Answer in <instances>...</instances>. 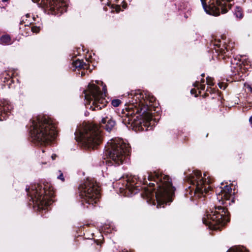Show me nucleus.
<instances>
[{
	"mask_svg": "<svg viewBox=\"0 0 252 252\" xmlns=\"http://www.w3.org/2000/svg\"><path fill=\"white\" fill-rule=\"evenodd\" d=\"M60 174L58 176V179L62 180L63 182L64 181V179L63 176V174L61 172V171H59Z\"/></svg>",
	"mask_w": 252,
	"mask_h": 252,
	"instance_id": "obj_29",
	"label": "nucleus"
},
{
	"mask_svg": "<svg viewBox=\"0 0 252 252\" xmlns=\"http://www.w3.org/2000/svg\"><path fill=\"white\" fill-rule=\"evenodd\" d=\"M31 17L30 14H27L25 16L22 17V20L20 21V25H23V24H27L28 22H31L30 20H28V18Z\"/></svg>",
	"mask_w": 252,
	"mask_h": 252,
	"instance_id": "obj_23",
	"label": "nucleus"
},
{
	"mask_svg": "<svg viewBox=\"0 0 252 252\" xmlns=\"http://www.w3.org/2000/svg\"><path fill=\"white\" fill-rule=\"evenodd\" d=\"M125 121H126V119H125ZM123 122L124 123H126V122H124V120H123Z\"/></svg>",
	"mask_w": 252,
	"mask_h": 252,
	"instance_id": "obj_44",
	"label": "nucleus"
},
{
	"mask_svg": "<svg viewBox=\"0 0 252 252\" xmlns=\"http://www.w3.org/2000/svg\"><path fill=\"white\" fill-rule=\"evenodd\" d=\"M101 0V1H102L103 0Z\"/></svg>",
	"mask_w": 252,
	"mask_h": 252,
	"instance_id": "obj_45",
	"label": "nucleus"
},
{
	"mask_svg": "<svg viewBox=\"0 0 252 252\" xmlns=\"http://www.w3.org/2000/svg\"><path fill=\"white\" fill-rule=\"evenodd\" d=\"M234 15L238 19H241L243 17L242 9L240 7H236L234 11Z\"/></svg>",
	"mask_w": 252,
	"mask_h": 252,
	"instance_id": "obj_22",
	"label": "nucleus"
},
{
	"mask_svg": "<svg viewBox=\"0 0 252 252\" xmlns=\"http://www.w3.org/2000/svg\"><path fill=\"white\" fill-rule=\"evenodd\" d=\"M31 199L36 205L39 210H45L54 201V190L53 186L48 183L42 185H34L31 190L27 189Z\"/></svg>",
	"mask_w": 252,
	"mask_h": 252,
	"instance_id": "obj_5",
	"label": "nucleus"
},
{
	"mask_svg": "<svg viewBox=\"0 0 252 252\" xmlns=\"http://www.w3.org/2000/svg\"><path fill=\"white\" fill-rule=\"evenodd\" d=\"M79 140L88 148L94 149L99 145L102 141V135L98 126L87 125L83 131L80 133Z\"/></svg>",
	"mask_w": 252,
	"mask_h": 252,
	"instance_id": "obj_9",
	"label": "nucleus"
},
{
	"mask_svg": "<svg viewBox=\"0 0 252 252\" xmlns=\"http://www.w3.org/2000/svg\"><path fill=\"white\" fill-rule=\"evenodd\" d=\"M8 0H2V1L3 2H6V1H8Z\"/></svg>",
	"mask_w": 252,
	"mask_h": 252,
	"instance_id": "obj_42",
	"label": "nucleus"
},
{
	"mask_svg": "<svg viewBox=\"0 0 252 252\" xmlns=\"http://www.w3.org/2000/svg\"><path fill=\"white\" fill-rule=\"evenodd\" d=\"M72 65L75 68L79 69H87L88 68V64L84 63L80 60H76L72 62Z\"/></svg>",
	"mask_w": 252,
	"mask_h": 252,
	"instance_id": "obj_19",
	"label": "nucleus"
},
{
	"mask_svg": "<svg viewBox=\"0 0 252 252\" xmlns=\"http://www.w3.org/2000/svg\"><path fill=\"white\" fill-rule=\"evenodd\" d=\"M109 0V1L107 2V4H108V5H109V4H110V0ZM117 0H114V1H115V2H117Z\"/></svg>",
	"mask_w": 252,
	"mask_h": 252,
	"instance_id": "obj_36",
	"label": "nucleus"
},
{
	"mask_svg": "<svg viewBox=\"0 0 252 252\" xmlns=\"http://www.w3.org/2000/svg\"><path fill=\"white\" fill-rule=\"evenodd\" d=\"M207 175L204 174V177L202 176L200 171H194L189 177V182L192 186V189L189 187L188 191L190 194V198L192 197V193L194 196L199 198L202 196H204L209 191H212V188L211 183L212 180L209 177L206 178Z\"/></svg>",
	"mask_w": 252,
	"mask_h": 252,
	"instance_id": "obj_6",
	"label": "nucleus"
},
{
	"mask_svg": "<svg viewBox=\"0 0 252 252\" xmlns=\"http://www.w3.org/2000/svg\"><path fill=\"white\" fill-rule=\"evenodd\" d=\"M40 30V26H33L31 27V32L33 33H38Z\"/></svg>",
	"mask_w": 252,
	"mask_h": 252,
	"instance_id": "obj_24",
	"label": "nucleus"
},
{
	"mask_svg": "<svg viewBox=\"0 0 252 252\" xmlns=\"http://www.w3.org/2000/svg\"><path fill=\"white\" fill-rule=\"evenodd\" d=\"M12 109L11 105L7 100L0 101V121H3L10 115Z\"/></svg>",
	"mask_w": 252,
	"mask_h": 252,
	"instance_id": "obj_14",
	"label": "nucleus"
},
{
	"mask_svg": "<svg viewBox=\"0 0 252 252\" xmlns=\"http://www.w3.org/2000/svg\"><path fill=\"white\" fill-rule=\"evenodd\" d=\"M229 221V213L227 209L221 206L216 207L215 210L210 212H207L202 218L203 223L213 229L218 228L216 226L217 224L223 225Z\"/></svg>",
	"mask_w": 252,
	"mask_h": 252,
	"instance_id": "obj_10",
	"label": "nucleus"
},
{
	"mask_svg": "<svg viewBox=\"0 0 252 252\" xmlns=\"http://www.w3.org/2000/svg\"><path fill=\"white\" fill-rule=\"evenodd\" d=\"M30 133L32 140L40 145L49 143L57 134L56 126L48 116H38L31 121Z\"/></svg>",
	"mask_w": 252,
	"mask_h": 252,
	"instance_id": "obj_3",
	"label": "nucleus"
},
{
	"mask_svg": "<svg viewBox=\"0 0 252 252\" xmlns=\"http://www.w3.org/2000/svg\"><path fill=\"white\" fill-rule=\"evenodd\" d=\"M108 112L107 114L105 113L104 116H102L100 125L107 131L110 132L114 128L116 123L112 119L111 115H110V111H108Z\"/></svg>",
	"mask_w": 252,
	"mask_h": 252,
	"instance_id": "obj_13",
	"label": "nucleus"
},
{
	"mask_svg": "<svg viewBox=\"0 0 252 252\" xmlns=\"http://www.w3.org/2000/svg\"><path fill=\"white\" fill-rule=\"evenodd\" d=\"M35 19H36V18L34 16H33V17H32L33 21H35Z\"/></svg>",
	"mask_w": 252,
	"mask_h": 252,
	"instance_id": "obj_40",
	"label": "nucleus"
},
{
	"mask_svg": "<svg viewBox=\"0 0 252 252\" xmlns=\"http://www.w3.org/2000/svg\"><path fill=\"white\" fill-rule=\"evenodd\" d=\"M205 11L214 16L226 13L231 8L233 0H201Z\"/></svg>",
	"mask_w": 252,
	"mask_h": 252,
	"instance_id": "obj_11",
	"label": "nucleus"
},
{
	"mask_svg": "<svg viewBox=\"0 0 252 252\" xmlns=\"http://www.w3.org/2000/svg\"><path fill=\"white\" fill-rule=\"evenodd\" d=\"M220 191L217 193V199L219 201L223 200H229L231 196L232 189L229 186H225L223 188H220Z\"/></svg>",
	"mask_w": 252,
	"mask_h": 252,
	"instance_id": "obj_16",
	"label": "nucleus"
},
{
	"mask_svg": "<svg viewBox=\"0 0 252 252\" xmlns=\"http://www.w3.org/2000/svg\"><path fill=\"white\" fill-rule=\"evenodd\" d=\"M251 85L252 86V84H251Z\"/></svg>",
	"mask_w": 252,
	"mask_h": 252,
	"instance_id": "obj_46",
	"label": "nucleus"
},
{
	"mask_svg": "<svg viewBox=\"0 0 252 252\" xmlns=\"http://www.w3.org/2000/svg\"><path fill=\"white\" fill-rule=\"evenodd\" d=\"M145 179H144V181H143L144 184H146L145 182H146V181H145Z\"/></svg>",
	"mask_w": 252,
	"mask_h": 252,
	"instance_id": "obj_43",
	"label": "nucleus"
},
{
	"mask_svg": "<svg viewBox=\"0 0 252 252\" xmlns=\"http://www.w3.org/2000/svg\"><path fill=\"white\" fill-rule=\"evenodd\" d=\"M148 178L149 181H154L156 183L158 189L155 192V189L151 188L155 186V184L150 183L149 187L144 188V192L142 195L147 198V201H154L155 197L157 208L161 207V205L164 207V204L171 201V197L174 193L175 188L172 186L171 179L168 176L158 172L149 174Z\"/></svg>",
	"mask_w": 252,
	"mask_h": 252,
	"instance_id": "obj_2",
	"label": "nucleus"
},
{
	"mask_svg": "<svg viewBox=\"0 0 252 252\" xmlns=\"http://www.w3.org/2000/svg\"><path fill=\"white\" fill-rule=\"evenodd\" d=\"M213 81H214V79L213 78H212V77L208 76L206 78L207 84L208 86H214V83L213 82Z\"/></svg>",
	"mask_w": 252,
	"mask_h": 252,
	"instance_id": "obj_25",
	"label": "nucleus"
},
{
	"mask_svg": "<svg viewBox=\"0 0 252 252\" xmlns=\"http://www.w3.org/2000/svg\"><path fill=\"white\" fill-rule=\"evenodd\" d=\"M205 82V80L203 78H202L199 82L200 84H204V83Z\"/></svg>",
	"mask_w": 252,
	"mask_h": 252,
	"instance_id": "obj_35",
	"label": "nucleus"
},
{
	"mask_svg": "<svg viewBox=\"0 0 252 252\" xmlns=\"http://www.w3.org/2000/svg\"><path fill=\"white\" fill-rule=\"evenodd\" d=\"M87 108L93 111L99 110L106 106L107 101L100 88L94 84H89L87 90L84 91Z\"/></svg>",
	"mask_w": 252,
	"mask_h": 252,
	"instance_id": "obj_8",
	"label": "nucleus"
},
{
	"mask_svg": "<svg viewBox=\"0 0 252 252\" xmlns=\"http://www.w3.org/2000/svg\"><path fill=\"white\" fill-rule=\"evenodd\" d=\"M124 184H125V189H128L131 193H135L137 192V190H139L138 189V186H137V184H138L137 179L135 176L127 178Z\"/></svg>",
	"mask_w": 252,
	"mask_h": 252,
	"instance_id": "obj_15",
	"label": "nucleus"
},
{
	"mask_svg": "<svg viewBox=\"0 0 252 252\" xmlns=\"http://www.w3.org/2000/svg\"><path fill=\"white\" fill-rule=\"evenodd\" d=\"M101 242H98V241H95L94 242V245L96 246V250L97 251H100V247H101Z\"/></svg>",
	"mask_w": 252,
	"mask_h": 252,
	"instance_id": "obj_27",
	"label": "nucleus"
},
{
	"mask_svg": "<svg viewBox=\"0 0 252 252\" xmlns=\"http://www.w3.org/2000/svg\"><path fill=\"white\" fill-rule=\"evenodd\" d=\"M196 91L194 89H192L190 91V93L191 94H194L196 93Z\"/></svg>",
	"mask_w": 252,
	"mask_h": 252,
	"instance_id": "obj_34",
	"label": "nucleus"
},
{
	"mask_svg": "<svg viewBox=\"0 0 252 252\" xmlns=\"http://www.w3.org/2000/svg\"><path fill=\"white\" fill-rule=\"evenodd\" d=\"M199 85H200L199 82V81H196L194 83L193 85V86L194 87L198 88L199 86Z\"/></svg>",
	"mask_w": 252,
	"mask_h": 252,
	"instance_id": "obj_33",
	"label": "nucleus"
},
{
	"mask_svg": "<svg viewBox=\"0 0 252 252\" xmlns=\"http://www.w3.org/2000/svg\"><path fill=\"white\" fill-rule=\"evenodd\" d=\"M206 92H209L210 93H213L215 92V90L214 89H212L211 88L208 87L207 88Z\"/></svg>",
	"mask_w": 252,
	"mask_h": 252,
	"instance_id": "obj_31",
	"label": "nucleus"
},
{
	"mask_svg": "<svg viewBox=\"0 0 252 252\" xmlns=\"http://www.w3.org/2000/svg\"><path fill=\"white\" fill-rule=\"evenodd\" d=\"M32 23V22H28L27 24L20 25L19 29L22 35L27 36L30 34L31 32V26L29 25H31Z\"/></svg>",
	"mask_w": 252,
	"mask_h": 252,
	"instance_id": "obj_18",
	"label": "nucleus"
},
{
	"mask_svg": "<svg viewBox=\"0 0 252 252\" xmlns=\"http://www.w3.org/2000/svg\"><path fill=\"white\" fill-rule=\"evenodd\" d=\"M201 76L202 77H204V76H205V74L204 73H202Z\"/></svg>",
	"mask_w": 252,
	"mask_h": 252,
	"instance_id": "obj_41",
	"label": "nucleus"
},
{
	"mask_svg": "<svg viewBox=\"0 0 252 252\" xmlns=\"http://www.w3.org/2000/svg\"><path fill=\"white\" fill-rule=\"evenodd\" d=\"M12 43L11 37L8 34L2 35L0 38V44L3 45H10Z\"/></svg>",
	"mask_w": 252,
	"mask_h": 252,
	"instance_id": "obj_21",
	"label": "nucleus"
},
{
	"mask_svg": "<svg viewBox=\"0 0 252 252\" xmlns=\"http://www.w3.org/2000/svg\"><path fill=\"white\" fill-rule=\"evenodd\" d=\"M205 88V85L204 84H200L198 89H200L201 90H204Z\"/></svg>",
	"mask_w": 252,
	"mask_h": 252,
	"instance_id": "obj_32",
	"label": "nucleus"
},
{
	"mask_svg": "<svg viewBox=\"0 0 252 252\" xmlns=\"http://www.w3.org/2000/svg\"><path fill=\"white\" fill-rule=\"evenodd\" d=\"M207 96H208V92H206L204 95V97H206Z\"/></svg>",
	"mask_w": 252,
	"mask_h": 252,
	"instance_id": "obj_38",
	"label": "nucleus"
},
{
	"mask_svg": "<svg viewBox=\"0 0 252 252\" xmlns=\"http://www.w3.org/2000/svg\"><path fill=\"white\" fill-rule=\"evenodd\" d=\"M105 154L108 159L107 164L119 165L128 158L130 147L122 139H112L105 147Z\"/></svg>",
	"mask_w": 252,
	"mask_h": 252,
	"instance_id": "obj_4",
	"label": "nucleus"
},
{
	"mask_svg": "<svg viewBox=\"0 0 252 252\" xmlns=\"http://www.w3.org/2000/svg\"><path fill=\"white\" fill-rule=\"evenodd\" d=\"M55 157H56V155H52V158L53 159H55Z\"/></svg>",
	"mask_w": 252,
	"mask_h": 252,
	"instance_id": "obj_39",
	"label": "nucleus"
},
{
	"mask_svg": "<svg viewBox=\"0 0 252 252\" xmlns=\"http://www.w3.org/2000/svg\"><path fill=\"white\" fill-rule=\"evenodd\" d=\"M234 48V42L231 40H228L225 42L222 47L220 49V54L221 55H225V56L229 55V52L232 51Z\"/></svg>",
	"mask_w": 252,
	"mask_h": 252,
	"instance_id": "obj_17",
	"label": "nucleus"
},
{
	"mask_svg": "<svg viewBox=\"0 0 252 252\" xmlns=\"http://www.w3.org/2000/svg\"><path fill=\"white\" fill-rule=\"evenodd\" d=\"M34 2L37 3L48 13L53 15L62 14L66 10L67 4L62 0H32Z\"/></svg>",
	"mask_w": 252,
	"mask_h": 252,
	"instance_id": "obj_12",
	"label": "nucleus"
},
{
	"mask_svg": "<svg viewBox=\"0 0 252 252\" xmlns=\"http://www.w3.org/2000/svg\"><path fill=\"white\" fill-rule=\"evenodd\" d=\"M129 104L126 107L128 124L148 126L152 120V110L156 105V98L153 95L140 91H132L128 94Z\"/></svg>",
	"mask_w": 252,
	"mask_h": 252,
	"instance_id": "obj_1",
	"label": "nucleus"
},
{
	"mask_svg": "<svg viewBox=\"0 0 252 252\" xmlns=\"http://www.w3.org/2000/svg\"><path fill=\"white\" fill-rule=\"evenodd\" d=\"M85 74V71L81 72V76H83Z\"/></svg>",
	"mask_w": 252,
	"mask_h": 252,
	"instance_id": "obj_37",
	"label": "nucleus"
},
{
	"mask_svg": "<svg viewBox=\"0 0 252 252\" xmlns=\"http://www.w3.org/2000/svg\"><path fill=\"white\" fill-rule=\"evenodd\" d=\"M245 87H246V88H247L248 89V90L250 92L252 93V86L251 85H249V84L245 85Z\"/></svg>",
	"mask_w": 252,
	"mask_h": 252,
	"instance_id": "obj_30",
	"label": "nucleus"
},
{
	"mask_svg": "<svg viewBox=\"0 0 252 252\" xmlns=\"http://www.w3.org/2000/svg\"><path fill=\"white\" fill-rule=\"evenodd\" d=\"M80 195L83 204L93 206L100 196L99 187L94 179H87L79 187Z\"/></svg>",
	"mask_w": 252,
	"mask_h": 252,
	"instance_id": "obj_7",
	"label": "nucleus"
},
{
	"mask_svg": "<svg viewBox=\"0 0 252 252\" xmlns=\"http://www.w3.org/2000/svg\"><path fill=\"white\" fill-rule=\"evenodd\" d=\"M218 85H219V87L221 89L224 90L227 87V84H226L225 83H223V82L219 83L218 84Z\"/></svg>",
	"mask_w": 252,
	"mask_h": 252,
	"instance_id": "obj_28",
	"label": "nucleus"
},
{
	"mask_svg": "<svg viewBox=\"0 0 252 252\" xmlns=\"http://www.w3.org/2000/svg\"><path fill=\"white\" fill-rule=\"evenodd\" d=\"M249 251L243 246H235L230 248L226 252H249Z\"/></svg>",
	"mask_w": 252,
	"mask_h": 252,
	"instance_id": "obj_20",
	"label": "nucleus"
},
{
	"mask_svg": "<svg viewBox=\"0 0 252 252\" xmlns=\"http://www.w3.org/2000/svg\"><path fill=\"white\" fill-rule=\"evenodd\" d=\"M121 101L119 99H114L112 100L111 104L114 107H118L121 104Z\"/></svg>",
	"mask_w": 252,
	"mask_h": 252,
	"instance_id": "obj_26",
	"label": "nucleus"
}]
</instances>
